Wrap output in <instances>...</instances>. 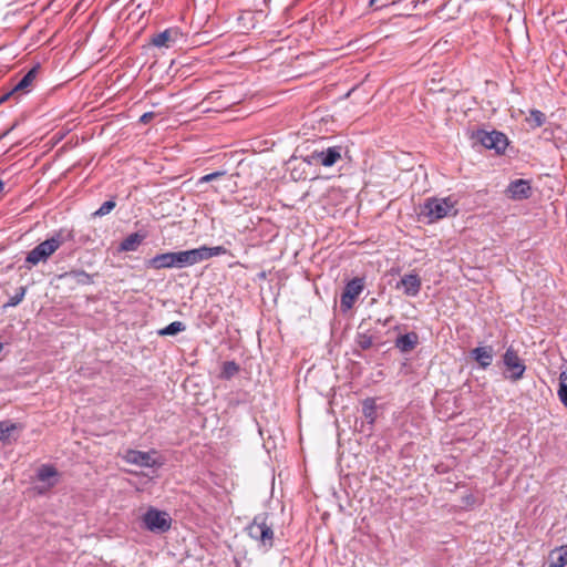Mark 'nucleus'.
Returning a JSON list of instances; mask_svg holds the SVG:
<instances>
[{"instance_id":"1","label":"nucleus","mask_w":567,"mask_h":567,"mask_svg":"<svg viewBox=\"0 0 567 567\" xmlns=\"http://www.w3.org/2000/svg\"><path fill=\"white\" fill-rule=\"evenodd\" d=\"M227 249L223 246H200L188 250L158 254L148 259L146 266L156 270L166 268L182 269L208 260L212 257L225 255Z\"/></svg>"},{"instance_id":"2","label":"nucleus","mask_w":567,"mask_h":567,"mask_svg":"<svg viewBox=\"0 0 567 567\" xmlns=\"http://www.w3.org/2000/svg\"><path fill=\"white\" fill-rule=\"evenodd\" d=\"M268 514L261 513L254 517L252 522L246 527L248 536L254 539L258 548L268 551L274 546L275 533L272 524L268 523Z\"/></svg>"},{"instance_id":"3","label":"nucleus","mask_w":567,"mask_h":567,"mask_svg":"<svg viewBox=\"0 0 567 567\" xmlns=\"http://www.w3.org/2000/svg\"><path fill=\"white\" fill-rule=\"evenodd\" d=\"M457 199L454 196L443 198L430 197L421 206V215L429 218L430 223L440 220L450 214L456 215Z\"/></svg>"},{"instance_id":"4","label":"nucleus","mask_w":567,"mask_h":567,"mask_svg":"<svg viewBox=\"0 0 567 567\" xmlns=\"http://www.w3.org/2000/svg\"><path fill=\"white\" fill-rule=\"evenodd\" d=\"M63 241L62 231L55 233L52 237L31 249L25 257V262L38 265L39 262L47 261L61 247Z\"/></svg>"},{"instance_id":"5","label":"nucleus","mask_w":567,"mask_h":567,"mask_svg":"<svg viewBox=\"0 0 567 567\" xmlns=\"http://www.w3.org/2000/svg\"><path fill=\"white\" fill-rule=\"evenodd\" d=\"M145 528L153 533H165L171 528L172 518L166 512L150 507L142 517Z\"/></svg>"},{"instance_id":"6","label":"nucleus","mask_w":567,"mask_h":567,"mask_svg":"<svg viewBox=\"0 0 567 567\" xmlns=\"http://www.w3.org/2000/svg\"><path fill=\"white\" fill-rule=\"evenodd\" d=\"M503 363L508 374L505 377L513 382L523 379L526 371L524 361L519 358L517 350L512 346L508 347L503 355Z\"/></svg>"},{"instance_id":"7","label":"nucleus","mask_w":567,"mask_h":567,"mask_svg":"<svg viewBox=\"0 0 567 567\" xmlns=\"http://www.w3.org/2000/svg\"><path fill=\"white\" fill-rule=\"evenodd\" d=\"M476 136L485 148L494 150L497 154L504 153L508 145L507 136L498 131H478Z\"/></svg>"},{"instance_id":"8","label":"nucleus","mask_w":567,"mask_h":567,"mask_svg":"<svg viewBox=\"0 0 567 567\" xmlns=\"http://www.w3.org/2000/svg\"><path fill=\"white\" fill-rule=\"evenodd\" d=\"M367 326V320L361 321L355 336V343L361 350H369L374 346H381L383 343L378 331Z\"/></svg>"},{"instance_id":"9","label":"nucleus","mask_w":567,"mask_h":567,"mask_svg":"<svg viewBox=\"0 0 567 567\" xmlns=\"http://www.w3.org/2000/svg\"><path fill=\"white\" fill-rule=\"evenodd\" d=\"M341 159V148L338 146L328 147L323 151H315L305 159L308 164H320L324 167L333 166Z\"/></svg>"},{"instance_id":"10","label":"nucleus","mask_w":567,"mask_h":567,"mask_svg":"<svg viewBox=\"0 0 567 567\" xmlns=\"http://www.w3.org/2000/svg\"><path fill=\"white\" fill-rule=\"evenodd\" d=\"M155 454H157L155 450L143 452L130 449L125 451L122 457L128 464L137 465L140 467H155L161 465V463L154 458Z\"/></svg>"},{"instance_id":"11","label":"nucleus","mask_w":567,"mask_h":567,"mask_svg":"<svg viewBox=\"0 0 567 567\" xmlns=\"http://www.w3.org/2000/svg\"><path fill=\"white\" fill-rule=\"evenodd\" d=\"M37 480L41 483H43L42 486H38V493L44 494L52 487H54L59 482V472L58 470L51 465V464H42L37 470Z\"/></svg>"},{"instance_id":"12","label":"nucleus","mask_w":567,"mask_h":567,"mask_svg":"<svg viewBox=\"0 0 567 567\" xmlns=\"http://www.w3.org/2000/svg\"><path fill=\"white\" fill-rule=\"evenodd\" d=\"M506 195L514 200L527 199L532 195V186L527 179H515L506 188Z\"/></svg>"},{"instance_id":"13","label":"nucleus","mask_w":567,"mask_h":567,"mask_svg":"<svg viewBox=\"0 0 567 567\" xmlns=\"http://www.w3.org/2000/svg\"><path fill=\"white\" fill-rule=\"evenodd\" d=\"M364 286H346L340 296V309L343 313L348 312L362 292Z\"/></svg>"},{"instance_id":"14","label":"nucleus","mask_w":567,"mask_h":567,"mask_svg":"<svg viewBox=\"0 0 567 567\" xmlns=\"http://www.w3.org/2000/svg\"><path fill=\"white\" fill-rule=\"evenodd\" d=\"M471 358L475 360L482 369L488 368L494 359L492 346L477 347L471 350Z\"/></svg>"},{"instance_id":"15","label":"nucleus","mask_w":567,"mask_h":567,"mask_svg":"<svg viewBox=\"0 0 567 567\" xmlns=\"http://www.w3.org/2000/svg\"><path fill=\"white\" fill-rule=\"evenodd\" d=\"M35 75H37V70L35 69H31L29 72H27L23 75V78L14 85V87L10 92L6 93L0 99V103H2L3 101L8 100L16 92L21 91V90H25L27 87H29L31 85V83L33 82V80L35 79Z\"/></svg>"},{"instance_id":"16","label":"nucleus","mask_w":567,"mask_h":567,"mask_svg":"<svg viewBox=\"0 0 567 567\" xmlns=\"http://www.w3.org/2000/svg\"><path fill=\"white\" fill-rule=\"evenodd\" d=\"M417 342V334L415 332H409L400 336L395 341V346L402 352H410L416 347Z\"/></svg>"},{"instance_id":"17","label":"nucleus","mask_w":567,"mask_h":567,"mask_svg":"<svg viewBox=\"0 0 567 567\" xmlns=\"http://www.w3.org/2000/svg\"><path fill=\"white\" fill-rule=\"evenodd\" d=\"M145 235L133 233L128 235L118 246V251H135L144 240Z\"/></svg>"},{"instance_id":"18","label":"nucleus","mask_w":567,"mask_h":567,"mask_svg":"<svg viewBox=\"0 0 567 567\" xmlns=\"http://www.w3.org/2000/svg\"><path fill=\"white\" fill-rule=\"evenodd\" d=\"M548 559L549 567H565L567 565V545L551 550Z\"/></svg>"},{"instance_id":"19","label":"nucleus","mask_w":567,"mask_h":567,"mask_svg":"<svg viewBox=\"0 0 567 567\" xmlns=\"http://www.w3.org/2000/svg\"><path fill=\"white\" fill-rule=\"evenodd\" d=\"M173 33L174 32L169 29L159 32L153 38L152 43L157 48H168L171 43L175 41V39L173 38Z\"/></svg>"},{"instance_id":"20","label":"nucleus","mask_w":567,"mask_h":567,"mask_svg":"<svg viewBox=\"0 0 567 567\" xmlns=\"http://www.w3.org/2000/svg\"><path fill=\"white\" fill-rule=\"evenodd\" d=\"M362 413L369 423H373L377 417V404L373 398H368L362 402Z\"/></svg>"},{"instance_id":"21","label":"nucleus","mask_w":567,"mask_h":567,"mask_svg":"<svg viewBox=\"0 0 567 567\" xmlns=\"http://www.w3.org/2000/svg\"><path fill=\"white\" fill-rule=\"evenodd\" d=\"M526 121L532 128H537L545 124L546 115L542 111L534 109L529 111V116Z\"/></svg>"},{"instance_id":"22","label":"nucleus","mask_w":567,"mask_h":567,"mask_svg":"<svg viewBox=\"0 0 567 567\" xmlns=\"http://www.w3.org/2000/svg\"><path fill=\"white\" fill-rule=\"evenodd\" d=\"M557 395L563 403V405L567 409V374L566 372H561L558 378V391Z\"/></svg>"},{"instance_id":"23","label":"nucleus","mask_w":567,"mask_h":567,"mask_svg":"<svg viewBox=\"0 0 567 567\" xmlns=\"http://www.w3.org/2000/svg\"><path fill=\"white\" fill-rule=\"evenodd\" d=\"M17 429V424L10 420L0 421V442H6L12 431Z\"/></svg>"},{"instance_id":"24","label":"nucleus","mask_w":567,"mask_h":567,"mask_svg":"<svg viewBox=\"0 0 567 567\" xmlns=\"http://www.w3.org/2000/svg\"><path fill=\"white\" fill-rule=\"evenodd\" d=\"M185 330V326L181 321H174L158 331L159 336H175Z\"/></svg>"},{"instance_id":"25","label":"nucleus","mask_w":567,"mask_h":567,"mask_svg":"<svg viewBox=\"0 0 567 567\" xmlns=\"http://www.w3.org/2000/svg\"><path fill=\"white\" fill-rule=\"evenodd\" d=\"M62 278L65 280L75 281V284H89L90 277L84 271H70L65 272Z\"/></svg>"},{"instance_id":"26","label":"nucleus","mask_w":567,"mask_h":567,"mask_svg":"<svg viewBox=\"0 0 567 567\" xmlns=\"http://www.w3.org/2000/svg\"><path fill=\"white\" fill-rule=\"evenodd\" d=\"M239 371V365L235 361H226L223 364L220 377L229 380Z\"/></svg>"},{"instance_id":"27","label":"nucleus","mask_w":567,"mask_h":567,"mask_svg":"<svg viewBox=\"0 0 567 567\" xmlns=\"http://www.w3.org/2000/svg\"><path fill=\"white\" fill-rule=\"evenodd\" d=\"M25 295V288L23 286H20L16 292L10 296L9 300L3 303V308H8V307H16L17 305H19L23 297Z\"/></svg>"},{"instance_id":"28","label":"nucleus","mask_w":567,"mask_h":567,"mask_svg":"<svg viewBox=\"0 0 567 567\" xmlns=\"http://www.w3.org/2000/svg\"><path fill=\"white\" fill-rule=\"evenodd\" d=\"M115 206H116L115 200H113V199L106 200L100 206V208L97 210H95L93 213V216L94 217H103V216L110 214L114 209Z\"/></svg>"},{"instance_id":"29","label":"nucleus","mask_w":567,"mask_h":567,"mask_svg":"<svg viewBox=\"0 0 567 567\" xmlns=\"http://www.w3.org/2000/svg\"><path fill=\"white\" fill-rule=\"evenodd\" d=\"M226 174L225 171H217V172H213L210 174H206L204 176H202L198 181H197V185H200V184H204V183H208V182H212V181H215L221 176H224Z\"/></svg>"},{"instance_id":"30","label":"nucleus","mask_w":567,"mask_h":567,"mask_svg":"<svg viewBox=\"0 0 567 567\" xmlns=\"http://www.w3.org/2000/svg\"><path fill=\"white\" fill-rule=\"evenodd\" d=\"M396 287L400 288L401 286H396ZM402 287L404 288V293L406 296L414 297L420 291V286H402Z\"/></svg>"},{"instance_id":"31","label":"nucleus","mask_w":567,"mask_h":567,"mask_svg":"<svg viewBox=\"0 0 567 567\" xmlns=\"http://www.w3.org/2000/svg\"><path fill=\"white\" fill-rule=\"evenodd\" d=\"M399 284L405 285V284H420L417 276L415 275H409L401 279Z\"/></svg>"},{"instance_id":"32","label":"nucleus","mask_w":567,"mask_h":567,"mask_svg":"<svg viewBox=\"0 0 567 567\" xmlns=\"http://www.w3.org/2000/svg\"><path fill=\"white\" fill-rule=\"evenodd\" d=\"M154 116L155 114L153 112H146L140 117V122L147 124Z\"/></svg>"},{"instance_id":"33","label":"nucleus","mask_w":567,"mask_h":567,"mask_svg":"<svg viewBox=\"0 0 567 567\" xmlns=\"http://www.w3.org/2000/svg\"><path fill=\"white\" fill-rule=\"evenodd\" d=\"M347 284H351V285L362 284V279L361 278H353V279L349 280Z\"/></svg>"},{"instance_id":"34","label":"nucleus","mask_w":567,"mask_h":567,"mask_svg":"<svg viewBox=\"0 0 567 567\" xmlns=\"http://www.w3.org/2000/svg\"><path fill=\"white\" fill-rule=\"evenodd\" d=\"M4 189V182L0 179V193Z\"/></svg>"},{"instance_id":"35","label":"nucleus","mask_w":567,"mask_h":567,"mask_svg":"<svg viewBox=\"0 0 567 567\" xmlns=\"http://www.w3.org/2000/svg\"><path fill=\"white\" fill-rule=\"evenodd\" d=\"M377 0H370V6H373Z\"/></svg>"},{"instance_id":"36","label":"nucleus","mask_w":567,"mask_h":567,"mask_svg":"<svg viewBox=\"0 0 567 567\" xmlns=\"http://www.w3.org/2000/svg\"><path fill=\"white\" fill-rule=\"evenodd\" d=\"M3 349V344L0 342V352L2 351Z\"/></svg>"}]
</instances>
